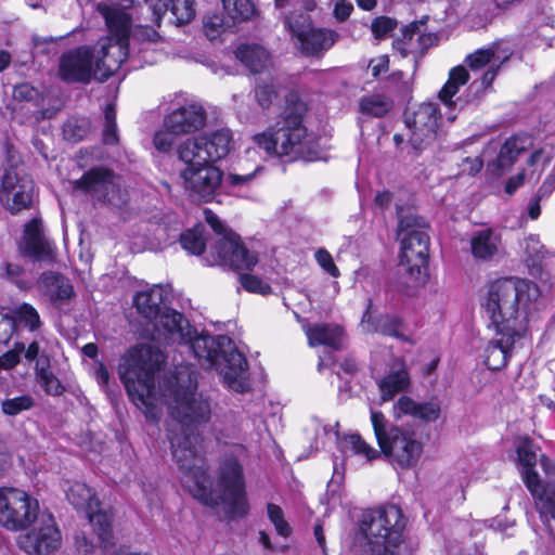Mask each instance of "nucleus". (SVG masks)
<instances>
[{"instance_id":"f257e3e1","label":"nucleus","mask_w":555,"mask_h":555,"mask_svg":"<svg viewBox=\"0 0 555 555\" xmlns=\"http://www.w3.org/2000/svg\"><path fill=\"white\" fill-rule=\"evenodd\" d=\"M165 362V356L155 346L144 344L129 350L118 373L130 400L146 418L158 420L159 398H164L170 415L181 433H195V428L207 423L211 416V403L197 393L196 373L190 367L177 369L164 389L157 391L155 374Z\"/></svg>"},{"instance_id":"f03ea898","label":"nucleus","mask_w":555,"mask_h":555,"mask_svg":"<svg viewBox=\"0 0 555 555\" xmlns=\"http://www.w3.org/2000/svg\"><path fill=\"white\" fill-rule=\"evenodd\" d=\"M169 437L172 456L184 473L183 482L195 499L208 506L223 504L232 516H243L247 513L243 470L234 457H225L219 468L218 482L214 487L206 473L204 460L198 454L195 443L196 433H175Z\"/></svg>"},{"instance_id":"7ed1b4c3","label":"nucleus","mask_w":555,"mask_h":555,"mask_svg":"<svg viewBox=\"0 0 555 555\" xmlns=\"http://www.w3.org/2000/svg\"><path fill=\"white\" fill-rule=\"evenodd\" d=\"M529 284L524 280L505 278L492 282L482 304L494 328L509 335H524L529 310L535 298L529 297Z\"/></svg>"},{"instance_id":"20e7f679","label":"nucleus","mask_w":555,"mask_h":555,"mask_svg":"<svg viewBox=\"0 0 555 555\" xmlns=\"http://www.w3.org/2000/svg\"><path fill=\"white\" fill-rule=\"evenodd\" d=\"M182 345L193 352L202 365L219 371L230 389L241 393L250 389L247 361L229 337L197 336L194 330L192 338Z\"/></svg>"},{"instance_id":"39448f33","label":"nucleus","mask_w":555,"mask_h":555,"mask_svg":"<svg viewBox=\"0 0 555 555\" xmlns=\"http://www.w3.org/2000/svg\"><path fill=\"white\" fill-rule=\"evenodd\" d=\"M405 517L397 505L366 509L359 529L371 555H413L414 547L404 534Z\"/></svg>"},{"instance_id":"423d86ee","label":"nucleus","mask_w":555,"mask_h":555,"mask_svg":"<svg viewBox=\"0 0 555 555\" xmlns=\"http://www.w3.org/2000/svg\"><path fill=\"white\" fill-rule=\"evenodd\" d=\"M302 102L287 105L273 129L254 135V142L270 156L311 160V137L302 124Z\"/></svg>"},{"instance_id":"0eeeda50","label":"nucleus","mask_w":555,"mask_h":555,"mask_svg":"<svg viewBox=\"0 0 555 555\" xmlns=\"http://www.w3.org/2000/svg\"><path fill=\"white\" fill-rule=\"evenodd\" d=\"M98 10L105 20L111 37L100 40L94 50L95 78L104 81L120 67L129 54L126 43L129 31V15L124 10L103 3Z\"/></svg>"},{"instance_id":"6e6552de","label":"nucleus","mask_w":555,"mask_h":555,"mask_svg":"<svg viewBox=\"0 0 555 555\" xmlns=\"http://www.w3.org/2000/svg\"><path fill=\"white\" fill-rule=\"evenodd\" d=\"M371 422L380 452L401 468L417 464L423 443L416 434L409 429L391 425L379 411H371Z\"/></svg>"},{"instance_id":"1a4fd4ad","label":"nucleus","mask_w":555,"mask_h":555,"mask_svg":"<svg viewBox=\"0 0 555 555\" xmlns=\"http://www.w3.org/2000/svg\"><path fill=\"white\" fill-rule=\"evenodd\" d=\"M204 212L206 222L219 235L210 248L212 258L210 264H219L236 271L251 270L258 262L257 255L247 249L241 242V237L228 230L216 214L209 209Z\"/></svg>"},{"instance_id":"9d476101","label":"nucleus","mask_w":555,"mask_h":555,"mask_svg":"<svg viewBox=\"0 0 555 555\" xmlns=\"http://www.w3.org/2000/svg\"><path fill=\"white\" fill-rule=\"evenodd\" d=\"M39 517V503L26 491L0 488V525L8 530L28 528Z\"/></svg>"},{"instance_id":"9b49d317","label":"nucleus","mask_w":555,"mask_h":555,"mask_svg":"<svg viewBox=\"0 0 555 555\" xmlns=\"http://www.w3.org/2000/svg\"><path fill=\"white\" fill-rule=\"evenodd\" d=\"M185 167L180 171L185 192L194 201H210L222 182V171L211 162L180 159Z\"/></svg>"},{"instance_id":"f8f14e48","label":"nucleus","mask_w":555,"mask_h":555,"mask_svg":"<svg viewBox=\"0 0 555 555\" xmlns=\"http://www.w3.org/2000/svg\"><path fill=\"white\" fill-rule=\"evenodd\" d=\"M233 146L232 132L218 129L214 132L185 139L176 147L179 159H201L215 163L225 157Z\"/></svg>"},{"instance_id":"ddd939ff","label":"nucleus","mask_w":555,"mask_h":555,"mask_svg":"<svg viewBox=\"0 0 555 555\" xmlns=\"http://www.w3.org/2000/svg\"><path fill=\"white\" fill-rule=\"evenodd\" d=\"M66 498L75 508L87 513L89 522L95 530L101 546H111L113 544L111 518L107 513L95 511L99 501L94 491L86 483L77 481L66 490Z\"/></svg>"},{"instance_id":"4468645a","label":"nucleus","mask_w":555,"mask_h":555,"mask_svg":"<svg viewBox=\"0 0 555 555\" xmlns=\"http://www.w3.org/2000/svg\"><path fill=\"white\" fill-rule=\"evenodd\" d=\"M401 237L400 268L415 282L423 280L429 257V236L425 230H411Z\"/></svg>"},{"instance_id":"2eb2a0df","label":"nucleus","mask_w":555,"mask_h":555,"mask_svg":"<svg viewBox=\"0 0 555 555\" xmlns=\"http://www.w3.org/2000/svg\"><path fill=\"white\" fill-rule=\"evenodd\" d=\"M38 526L20 535L18 545L27 554L48 555L61 545V532L51 514H42Z\"/></svg>"},{"instance_id":"dca6fc26","label":"nucleus","mask_w":555,"mask_h":555,"mask_svg":"<svg viewBox=\"0 0 555 555\" xmlns=\"http://www.w3.org/2000/svg\"><path fill=\"white\" fill-rule=\"evenodd\" d=\"M74 189L90 194L94 199L113 205L120 202L119 185L113 172L105 168H93L80 179L73 181Z\"/></svg>"},{"instance_id":"f3484780","label":"nucleus","mask_w":555,"mask_h":555,"mask_svg":"<svg viewBox=\"0 0 555 555\" xmlns=\"http://www.w3.org/2000/svg\"><path fill=\"white\" fill-rule=\"evenodd\" d=\"M59 75L67 82L87 83L95 78L94 50L85 46L64 53L60 59Z\"/></svg>"},{"instance_id":"a211bd4d","label":"nucleus","mask_w":555,"mask_h":555,"mask_svg":"<svg viewBox=\"0 0 555 555\" xmlns=\"http://www.w3.org/2000/svg\"><path fill=\"white\" fill-rule=\"evenodd\" d=\"M151 323L155 331L154 339L166 345H182L192 338L194 332L183 314L166 307Z\"/></svg>"},{"instance_id":"6ab92c4d","label":"nucleus","mask_w":555,"mask_h":555,"mask_svg":"<svg viewBox=\"0 0 555 555\" xmlns=\"http://www.w3.org/2000/svg\"><path fill=\"white\" fill-rule=\"evenodd\" d=\"M20 248L25 256L37 261L52 262L55 260V246L46 236L41 219L34 218L25 224Z\"/></svg>"},{"instance_id":"aec40b11","label":"nucleus","mask_w":555,"mask_h":555,"mask_svg":"<svg viewBox=\"0 0 555 555\" xmlns=\"http://www.w3.org/2000/svg\"><path fill=\"white\" fill-rule=\"evenodd\" d=\"M207 114L198 103H188L169 113L164 119V127L178 135L199 131L206 125Z\"/></svg>"},{"instance_id":"412c9836","label":"nucleus","mask_w":555,"mask_h":555,"mask_svg":"<svg viewBox=\"0 0 555 555\" xmlns=\"http://www.w3.org/2000/svg\"><path fill=\"white\" fill-rule=\"evenodd\" d=\"M439 118L437 104L423 103L418 106L413 119L409 121V127L412 129L410 142L415 150L421 149L423 143L427 144L435 139Z\"/></svg>"},{"instance_id":"4be33fe9","label":"nucleus","mask_w":555,"mask_h":555,"mask_svg":"<svg viewBox=\"0 0 555 555\" xmlns=\"http://www.w3.org/2000/svg\"><path fill=\"white\" fill-rule=\"evenodd\" d=\"M495 330V336L489 341L485 349V364L489 370L496 371L504 367L511 356L513 346L524 335H509L508 331L504 333L500 328Z\"/></svg>"},{"instance_id":"5701e85b","label":"nucleus","mask_w":555,"mask_h":555,"mask_svg":"<svg viewBox=\"0 0 555 555\" xmlns=\"http://www.w3.org/2000/svg\"><path fill=\"white\" fill-rule=\"evenodd\" d=\"M526 487L535 499V506L544 524L555 519V485H541L537 472L526 475Z\"/></svg>"},{"instance_id":"b1692460","label":"nucleus","mask_w":555,"mask_h":555,"mask_svg":"<svg viewBox=\"0 0 555 555\" xmlns=\"http://www.w3.org/2000/svg\"><path fill=\"white\" fill-rule=\"evenodd\" d=\"M337 39L336 31L312 26L295 46L306 56H319L331 49Z\"/></svg>"},{"instance_id":"393cba45","label":"nucleus","mask_w":555,"mask_h":555,"mask_svg":"<svg viewBox=\"0 0 555 555\" xmlns=\"http://www.w3.org/2000/svg\"><path fill=\"white\" fill-rule=\"evenodd\" d=\"M530 144V138L526 135L508 138L501 146L498 157L489 164L490 170L495 175H502L514 165L517 157L525 152Z\"/></svg>"},{"instance_id":"a878e982","label":"nucleus","mask_w":555,"mask_h":555,"mask_svg":"<svg viewBox=\"0 0 555 555\" xmlns=\"http://www.w3.org/2000/svg\"><path fill=\"white\" fill-rule=\"evenodd\" d=\"M306 335L310 347L323 345L335 350L344 347V330L335 324L320 323L309 325L306 327Z\"/></svg>"},{"instance_id":"bb28decb","label":"nucleus","mask_w":555,"mask_h":555,"mask_svg":"<svg viewBox=\"0 0 555 555\" xmlns=\"http://www.w3.org/2000/svg\"><path fill=\"white\" fill-rule=\"evenodd\" d=\"M400 320L390 314L374 315L372 311V301L369 300L365 312L363 313L361 327L365 333H380L387 336L403 337L400 333Z\"/></svg>"},{"instance_id":"cd10ccee","label":"nucleus","mask_w":555,"mask_h":555,"mask_svg":"<svg viewBox=\"0 0 555 555\" xmlns=\"http://www.w3.org/2000/svg\"><path fill=\"white\" fill-rule=\"evenodd\" d=\"M469 242L473 257L479 260L492 259L502 246L501 235L491 229L475 231Z\"/></svg>"},{"instance_id":"c85d7f7f","label":"nucleus","mask_w":555,"mask_h":555,"mask_svg":"<svg viewBox=\"0 0 555 555\" xmlns=\"http://www.w3.org/2000/svg\"><path fill=\"white\" fill-rule=\"evenodd\" d=\"M23 182L10 190L0 189V201L12 214L27 209L33 204L34 181L25 179Z\"/></svg>"},{"instance_id":"c756f323","label":"nucleus","mask_w":555,"mask_h":555,"mask_svg":"<svg viewBox=\"0 0 555 555\" xmlns=\"http://www.w3.org/2000/svg\"><path fill=\"white\" fill-rule=\"evenodd\" d=\"M133 302L138 312L151 322L165 308L163 306L164 289L159 285H155L146 291L139 292L134 296Z\"/></svg>"},{"instance_id":"7c9ffc66","label":"nucleus","mask_w":555,"mask_h":555,"mask_svg":"<svg viewBox=\"0 0 555 555\" xmlns=\"http://www.w3.org/2000/svg\"><path fill=\"white\" fill-rule=\"evenodd\" d=\"M166 11H170L173 17L172 23L178 26L184 25L195 17V2L194 0H168L162 4H153L157 22H159L162 13Z\"/></svg>"},{"instance_id":"2f4dec72","label":"nucleus","mask_w":555,"mask_h":555,"mask_svg":"<svg viewBox=\"0 0 555 555\" xmlns=\"http://www.w3.org/2000/svg\"><path fill=\"white\" fill-rule=\"evenodd\" d=\"M395 409L405 415H411L425 422H434L440 415V406L436 402L418 403L409 397H401L396 403Z\"/></svg>"},{"instance_id":"473e14b6","label":"nucleus","mask_w":555,"mask_h":555,"mask_svg":"<svg viewBox=\"0 0 555 555\" xmlns=\"http://www.w3.org/2000/svg\"><path fill=\"white\" fill-rule=\"evenodd\" d=\"M39 284L51 300H67L74 295V288L69 281L55 272L42 273Z\"/></svg>"},{"instance_id":"72a5a7b5","label":"nucleus","mask_w":555,"mask_h":555,"mask_svg":"<svg viewBox=\"0 0 555 555\" xmlns=\"http://www.w3.org/2000/svg\"><path fill=\"white\" fill-rule=\"evenodd\" d=\"M235 56L253 73L263 72L270 63L268 51L258 44L240 46L235 50Z\"/></svg>"},{"instance_id":"f704fd0d","label":"nucleus","mask_w":555,"mask_h":555,"mask_svg":"<svg viewBox=\"0 0 555 555\" xmlns=\"http://www.w3.org/2000/svg\"><path fill=\"white\" fill-rule=\"evenodd\" d=\"M25 179H31V177L27 173L24 164L9 152L7 165L0 175V189L10 190L24 183Z\"/></svg>"},{"instance_id":"c9c22d12","label":"nucleus","mask_w":555,"mask_h":555,"mask_svg":"<svg viewBox=\"0 0 555 555\" xmlns=\"http://www.w3.org/2000/svg\"><path fill=\"white\" fill-rule=\"evenodd\" d=\"M221 2L232 24L249 21L257 14L251 0H221Z\"/></svg>"},{"instance_id":"e433bc0d","label":"nucleus","mask_w":555,"mask_h":555,"mask_svg":"<svg viewBox=\"0 0 555 555\" xmlns=\"http://www.w3.org/2000/svg\"><path fill=\"white\" fill-rule=\"evenodd\" d=\"M283 23L295 44L312 27L310 15L297 10L289 12Z\"/></svg>"},{"instance_id":"4c0bfd02","label":"nucleus","mask_w":555,"mask_h":555,"mask_svg":"<svg viewBox=\"0 0 555 555\" xmlns=\"http://www.w3.org/2000/svg\"><path fill=\"white\" fill-rule=\"evenodd\" d=\"M469 78V74L464 66H456L451 69L449 79L443 86V88L439 92L440 100L447 104L451 105L452 98L459 92L461 86H464Z\"/></svg>"},{"instance_id":"58836bf2","label":"nucleus","mask_w":555,"mask_h":555,"mask_svg":"<svg viewBox=\"0 0 555 555\" xmlns=\"http://www.w3.org/2000/svg\"><path fill=\"white\" fill-rule=\"evenodd\" d=\"M360 112L372 117H383L392 107V101L383 94H369L359 102Z\"/></svg>"},{"instance_id":"ea45409f","label":"nucleus","mask_w":555,"mask_h":555,"mask_svg":"<svg viewBox=\"0 0 555 555\" xmlns=\"http://www.w3.org/2000/svg\"><path fill=\"white\" fill-rule=\"evenodd\" d=\"M409 385V376L404 370L391 372L379 383L382 400H390L397 392L404 390Z\"/></svg>"},{"instance_id":"a19ab883","label":"nucleus","mask_w":555,"mask_h":555,"mask_svg":"<svg viewBox=\"0 0 555 555\" xmlns=\"http://www.w3.org/2000/svg\"><path fill=\"white\" fill-rule=\"evenodd\" d=\"M162 39L160 35L150 26H135L131 29V20L129 18V31L126 43L128 49L134 50L135 44L151 46Z\"/></svg>"},{"instance_id":"79ce46f5","label":"nucleus","mask_w":555,"mask_h":555,"mask_svg":"<svg viewBox=\"0 0 555 555\" xmlns=\"http://www.w3.org/2000/svg\"><path fill=\"white\" fill-rule=\"evenodd\" d=\"M36 378L40 386L43 388L44 392L50 396H61L64 392V387L59 380V378L53 374L52 371L49 370V363L46 365H41V362L38 361L36 369Z\"/></svg>"},{"instance_id":"37998d69","label":"nucleus","mask_w":555,"mask_h":555,"mask_svg":"<svg viewBox=\"0 0 555 555\" xmlns=\"http://www.w3.org/2000/svg\"><path fill=\"white\" fill-rule=\"evenodd\" d=\"M91 130L89 119L72 117L63 126V135L67 141L78 142L87 137Z\"/></svg>"},{"instance_id":"c03bdc74","label":"nucleus","mask_w":555,"mask_h":555,"mask_svg":"<svg viewBox=\"0 0 555 555\" xmlns=\"http://www.w3.org/2000/svg\"><path fill=\"white\" fill-rule=\"evenodd\" d=\"M398 215V235H403L411 230H424L426 228V221L424 218L418 217L411 209H404L397 206Z\"/></svg>"},{"instance_id":"a18cd8bd","label":"nucleus","mask_w":555,"mask_h":555,"mask_svg":"<svg viewBox=\"0 0 555 555\" xmlns=\"http://www.w3.org/2000/svg\"><path fill=\"white\" fill-rule=\"evenodd\" d=\"M415 33H418V23H411L403 28L402 38L393 41V48L402 57L414 54L417 51L414 39Z\"/></svg>"},{"instance_id":"49530a36","label":"nucleus","mask_w":555,"mask_h":555,"mask_svg":"<svg viewBox=\"0 0 555 555\" xmlns=\"http://www.w3.org/2000/svg\"><path fill=\"white\" fill-rule=\"evenodd\" d=\"M346 448H349L352 453L364 456L367 461L377 459L380 452L370 446L362 437L358 434H351L344 438Z\"/></svg>"},{"instance_id":"de8ad7c7","label":"nucleus","mask_w":555,"mask_h":555,"mask_svg":"<svg viewBox=\"0 0 555 555\" xmlns=\"http://www.w3.org/2000/svg\"><path fill=\"white\" fill-rule=\"evenodd\" d=\"M180 242L183 249L193 255H201L206 246L203 228L196 227L181 234Z\"/></svg>"},{"instance_id":"09e8293b","label":"nucleus","mask_w":555,"mask_h":555,"mask_svg":"<svg viewBox=\"0 0 555 555\" xmlns=\"http://www.w3.org/2000/svg\"><path fill=\"white\" fill-rule=\"evenodd\" d=\"M35 405V400L29 395H22L14 398L4 399L1 402V411L8 416H15L24 411L30 410Z\"/></svg>"},{"instance_id":"8fccbe9b","label":"nucleus","mask_w":555,"mask_h":555,"mask_svg":"<svg viewBox=\"0 0 555 555\" xmlns=\"http://www.w3.org/2000/svg\"><path fill=\"white\" fill-rule=\"evenodd\" d=\"M255 96L261 107H269L276 98V88L270 76L260 78L255 88Z\"/></svg>"},{"instance_id":"3c124183","label":"nucleus","mask_w":555,"mask_h":555,"mask_svg":"<svg viewBox=\"0 0 555 555\" xmlns=\"http://www.w3.org/2000/svg\"><path fill=\"white\" fill-rule=\"evenodd\" d=\"M517 455L519 463L522 465V479L526 483V475L529 472H534L537 464V452L534 446L528 439L521 441L517 448Z\"/></svg>"},{"instance_id":"603ef678","label":"nucleus","mask_w":555,"mask_h":555,"mask_svg":"<svg viewBox=\"0 0 555 555\" xmlns=\"http://www.w3.org/2000/svg\"><path fill=\"white\" fill-rule=\"evenodd\" d=\"M103 141L105 144L118 142L116 109L114 104H108L104 111Z\"/></svg>"},{"instance_id":"864d4df0","label":"nucleus","mask_w":555,"mask_h":555,"mask_svg":"<svg viewBox=\"0 0 555 555\" xmlns=\"http://www.w3.org/2000/svg\"><path fill=\"white\" fill-rule=\"evenodd\" d=\"M231 26L221 15L214 14L204 18V33L209 40H215Z\"/></svg>"},{"instance_id":"5fc2aeb1","label":"nucleus","mask_w":555,"mask_h":555,"mask_svg":"<svg viewBox=\"0 0 555 555\" xmlns=\"http://www.w3.org/2000/svg\"><path fill=\"white\" fill-rule=\"evenodd\" d=\"M466 61L473 70H479L486 65L499 62V59L495 57V53L492 49H480L469 54Z\"/></svg>"},{"instance_id":"6e6d98bb","label":"nucleus","mask_w":555,"mask_h":555,"mask_svg":"<svg viewBox=\"0 0 555 555\" xmlns=\"http://www.w3.org/2000/svg\"><path fill=\"white\" fill-rule=\"evenodd\" d=\"M15 314L30 331H36L41 324L37 310L28 304L20 305L15 309Z\"/></svg>"},{"instance_id":"4d7b16f0","label":"nucleus","mask_w":555,"mask_h":555,"mask_svg":"<svg viewBox=\"0 0 555 555\" xmlns=\"http://www.w3.org/2000/svg\"><path fill=\"white\" fill-rule=\"evenodd\" d=\"M267 512L268 517L274 525L276 532L284 538L288 537L291 534V527L284 519L282 508L279 505L270 503L267 506Z\"/></svg>"},{"instance_id":"13d9d810","label":"nucleus","mask_w":555,"mask_h":555,"mask_svg":"<svg viewBox=\"0 0 555 555\" xmlns=\"http://www.w3.org/2000/svg\"><path fill=\"white\" fill-rule=\"evenodd\" d=\"M240 282L242 286L250 293L267 295L271 292L270 285L256 275L242 274Z\"/></svg>"},{"instance_id":"bf43d9fd","label":"nucleus","mask_w":555,"mask_h":555,"mask_svg":"<svg viewBox=\"0 0 555 555\" xmlns=\"http://www.w3.org/2000/svg\"><path fill=\"white\" fill-rule=\"evenodd\" d=\"M397 27V21L388 16H379L373 20L371 30L375 38L382 39L388 36Z\"/></svg>"},{"instance_id":"052dcab7","label":"nucleus","mask_w":555,"mask_h":555,"mask_svg":"<svg viewBox=\"0 0 555 555\" xmlns=\"http://www.w3.org/2000/svg\"><path fill=\"white\" fill-rule=\"evenodd\" d=\"M175 132L169 129L159 130L154 134L153 144L159 152H169L175 144Z\"/></svg>"},{"instance_id":"680f3d73","label":"nucleus","mask_w":555,"mask_h":555,"mask_svg":"<svg viewBox=\"0 0 555 555\" xmlns=\"http://www.w3.org/2000/svg\"><path fill=\"white\" fill-rule=\"evenodd\" d=\"M426 21H427V17H424L417 22L418 23V33H415V37H414L417 51H420L421 53H424L437 40L436 35L427 34L422 29V27L425 25Z\"/></svg>"},{"instance_id":"e2e57ef3","label":"nucleus","mask_w":555,"mask_h":555,"mask_svg":"<svg viewBox=\"0 0 555 555\" xmlns=\"http://www.w3.org/2000/svg\"><path fill=\"white\" fill-rule=\"evenodd\" d=\"M25 345L23 343H15L14 348L9 350L0 357L1 369L10 370L20 362V354L24 352Z\"/></svg>"},{"instance_id":"0e129e2a","label":"nucleus","mask_w":555,"mask_h":555,"mask_svg":"<svg viewBox=\"0 0 555 555\" xmlns=\"http://www.w3.org/2000/svg\"><path fill=\"white\" fill-rule=\"evenodd\" d=\"M315 259H317V262L319 263V266L323 270H325L330 275H332L334 278H337L339 275V270L335 266L333 257L331 256V254L327 250L320 248L315 253Z\"/></svg>"},{"instance_id":"69168bd1","label":"nucleus","mask_w":555,"mask_h":555,"mask_svg":"<svg viewBox=\"0 0 555 555\" xmlns=\"http://www.w3.org/2000/svg\"><path fill=\"white\" fill-rule=\"evenodd\" d=\"M15 331V320L0 313V344H8Z\"/></svg>"},{"instance_id":"338daca9","label":"nucleus","mask_w":555,"mask_h":555,"mask_svg":"<svg viewBox=\"0 0 555 555\" xmlns=\"http://www.w3.org/2000/svg\"><path fill=\"white\" fill-rule=\"evenodd\" d=\"M353 7L350 2L337 0L334 8V16L337 21L344 22L350 16Z\"/></svg>"},{"instance_id":"774afa93","label":"nucleus","mask_w":555,"mask_h":555,"mask_svg":"<svg viewBox=\"0 0 555 555\" xmlns=\"http://www.w3.org/2000/svg\"><path fill=\"white\" fill-rule=\"evenodd\" d=\"M36 89L28 83L18 85L13 90L14 99L22 101H30L36 96Z\"/></svg>"}]
</instances>
